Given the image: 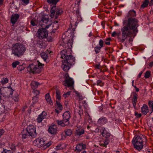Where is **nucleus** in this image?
<instances>
[{
    "mask_svg": "<svg viewBox=\"0 0 153 153\" xmlns=\"http://www.w3.org/2000/svg\"><path fill=\"white\" fill-rule=\"evenodd\" d=\"M138 21L136 19L130 18L128 19L126 25L121 29L122 35L118 37L119 41L124 42L127 37L129 35L134 37L138 32L137 27L139 26Z\"/></svg>",
    "mask_w": 153,
    "mask_h": 153,
    "instance_id": "nucleus-1",
    "label": "nucleus"
},
{
    "mask_svg": "<svg viewBox=\"0 0 153 153\" xmlns=\"http://www.w3.org/2000/svg\"><path fill=\"white\" fill-rule=\"evenodd\" d=\"M70 53V50H63L60 52L61 58L65 59L62 65V67L64 71H68L70 69L71 65L75 63L74 57L69 55Z\"/></svg>",
    "mask_w": 153,
    "mask_h": 153,
    "instance_id": "nucleus-2",
    "label": "nucleus"
},
{
    "mask_svg": "<svg viewBox=\"0 0 153 153\" xmlns=\"http://www.w3.org/2000/svg\"><path fill=\"white\" fill-rule=\"evenodd\" d=\"M26 48L25 45L20 43L13 44L12 49V54L17 57L22 56L25 53Z\"/></svg>",
    "mask_w": 153,
    "mask_h": 153,
    "instance_id": "nucleus-3",
    "label": "nucleus"
},
{
    "mask_svg": "<svg viewBox=\"0 0 153 153\" xmlns=\"http://www.w3.org/2000/svg\"><path fill=\"white\" fill-rule=\"evenodd\" d=\"M144 138V136L142 135H136L134 137L132 143L136 149L140 151L143 148Z\"/></svg>",
    "mask_w": 153,
    "mask_h": 153,
    "instance_id": "nucleus-4",
    "label": "nucleus"
},
{
    "mask_svg": "<svg viewBox=\"0 0 153 153\" xmlns=\"http://www.w3.org/2000/svg\"><path fill=\"white\" fill-rule=\"evenodd\" d=\"M37 65L31 64L27 67L28 71L33 74L39 73L41 71L42 69L44 66V64L40 63L38 61Z\"/></svg>",
    "mask_w": 153,
    "mask_h": 153,
    "instance_id": "nucleus-5",
    "label": "nucleus"
},
{
    "mask_svg": "<svg viewBox=\"0 0 153 153\" xmlns=\"http://www.w3.org/2000/svg\"><path fill=\"white\" fill-rule=\"evenodd\" d=\"M44 26L45 25V28H43L39 29L37 32V35L38 38L40 39H42L46 38L48 36V32L46 30L48 29L51 26V24L49 23L48 25H45V24H43ZM42 27H43L42 24ZM45 27V26H44Z\"/></svg>",
    "mask_w": 153,
    "mask_h": 153,
    "instance_id": "nucleus-6",
    "label": "nucleus"
},
{
    "mask_svg": "<svg viewBox=\"0 0 153 153\" xmlns=\"http://www.w3.org/2000/svg\"><path fill=\"white\" fill-rule=\"evenodd\" d=\"M65 78L63 85L65 86H68V87L73 88L74 81L72 79L69 77L68 74H65Z\"/></svg>",
    "mask_w": 153,
    "mask_h": 153,
    "instance_id": "nucleus-7",
    "label": "nucleus"
},
{
    "mask_svg": "<svg viewBox=\"0 0 153 153\" xmlns=\"http://www.w3.org/2000/svg\"><path fill=\"white\" fill-rule=\"evenodd\" d=\"M27 131L29 134V135L33 137H35L36 136V128L33 125H30L27 126Z\"/></svg>",
    "mask_w": 153,
    "mask_h": 153,
    "instance_id": "nucleus-8",
    "label": "nucleus"
},
{
    "mask_svg": "<svg viewBox=\"0 0 153 153\" xmlns=\"http://www.w3.org/2000/svg\"><path fill=\"white\" fill-rule=\"evenodd\" d=\"M45 143V141L43 139L37 138L33 142V144L37 147L40 148L44 146Z\"/></svg>",
    "mask_w": 153,
    "mask_h": 153,
    "instance_id": "nucleus-9",
    "label": "nucleus"
},
{
    "mask_svg": "<svg viewBox=\"0 0 153 153\" xmlns=\"http://www.w3.org/2000/svg\"><path fill=\"white\" fill-rule=\"evenodd\" d=\"M101 134L103 137L107 138H109L112 135L109 132V130L106 128L102 127L100 130Z\"/></svg>",
    "mask_w": 153,
    "mask_h": 153,
    "instance_id": "nucleus-10",
    "label": "nucleus"
},
{
    "mask_svg": "<svg viewBox=\"0 0 153 153\" xmlns=\"http://www.w3.org/2000/svg\"><path fill=\"white\" fill-rule=\"evenodd\" d=\"M47 116L46 112L45 111H43L41 114H39L37 119V122L38 123L42 122L43 119L46 118Z\"/></svg>",
    "mask_w": 153,
    "mask_h": 153,
    "instance_id": "nucleus-11",
    "label": "nucleus"
},
{
    "mask_svg": "<svg viewBox=\"0 0 153 153\" xmlns=\"http://www.w3.org/2000/svg\"><path fill=\"white\" fill-rule=\"evenodd\" d=\"M57 127L55 125H53L50 126L48 129L49 133L52 134H55L57 131Z\"/></svg>",
    "mask_w": 153,
    "mask_h": 153,
    "instance_id": "nucleus-12",
    "label": "nucleus"
},
{
    "mask_svg": "<svg viewBox=\"0 0 153 153\" xmlns=\"http://www.w3.org/2000/svg\"><path fill=\"white\" fill-rule=\"evenodd\" d=\"M19 17V15L18 14H15L12 15L11 17V22L13 24V26L16 22Z\"/></svg>",
    "mask_w": 153,
    "mask_h": 153,
    "instance_id": "nucleus-13",
    "label": "nucleus"
},
{
    "mask_svg": "<svg viewBox=\"0 0 153 153\" xmlns=\"http://www.w3.org/2000/svg\"><path fill=\"white\" fill-rule=\"evenodd\" d=\"M63 120L64 122L67 123L70 118V113L69 111L65 112L63 114Z\"/></svg>",
    "mask_w": 153,
    "mask_h": 153,
    "instance_id": "nucleus-14",
    "label": "nucleus"
},
{
    "mask_svg": "<svg viewBox=\"0 0 153 153\" xmlns=\"http://www.w3.org/2000/svg\"><path fill=\"white\" fill-rule=\"evenodd\" d=\"M141 109L142 114L144 115H146L149 112L148 107L146 105H143Z\"/></svg>",
    "mask_w": 153,
    "mask_h": 153,
    "instance_id": "nucleus-15",
    "label": "nucleus"
},
{
    "mask_svg": "<svg viewBox=\"0 0 153 153\" xmlns=\"http://www.w3.org/2000/svg\"><path fill=\"white\" fill-rule=\"evenodd\" d=\"M85 145L83 144L80 143L78 144L76 147V150L78 152L81 151L85 148Z\"/></svg>",
    "mask_w": 153,
    "mask_h": 153,
    "instance_id": "nucleus-16",
    "label": "nucleus"
},
{
    "mask_svg": "<svg viewBox=\"0 0 153 153\" xmlns=\"http://www.w3.org/2000/svg\"><path fill=\"white\" fill-rule=\"evenodd\" d=\"M84 130L83 128H81L79 126L78 127V128L76 131V135L77 136H80L83 134L84 133Z\"/></svg>",
    "mask_w": 153,
    "mask_h": 153,
    "instance_id": "nucleus-17",
    "label": "nucleus"
},
{
    "mask_svg": "<svg viewBox=\"0 0 153 153\" xmlns=\"http://www.w3.org/2000/svg\"><path fill=\"white\" fill-rule=\"evenodd\" d=\"M73 36H71L70 37L71 38V39L69 40L68 42L67 43V46L66 48H67V50H70V52L71 51L70 48L72 47L73 45ZM65 50H66V49Z\"/></svg>",
    "mask_w": 153,
    "mask_h": 153,
    "instance_id": "nucleus-18",
    "label": "nucleus"
},
{
    "mask_svg": "<svg viewBox=\"0 0 153 153\" xmlns=\"http://www.w3.org/2000/svg\"><path fill=\"white\" fill-rule=\"evenodd\" d=\"M137 94L134 93V96L133 98L132 99V103L135 109H136V105L137 102Z\"/></svg>",
    "mask_w": 153,
    "mask_h": 153,
    "instance_id": "nucleus-19",
    "label": "nucleus"
},
{
    "mask_svg": "<svg viewBox=\"0 0 153 153\" xmlns=\"http://www.w3.org/2000/svg\"><path fill=\"white\" fill-rule=\"evenodd\" d=\"M107 121V119L105 117L100 118L98 121V123L100 125H103L105 124Z\"/></svg>",
    "mask_w": 153,
    "mask_h": 153,
    "instance_id": "nucleus-20",
    "label": "nucleus"
},
{
    "mask_svg": "<svg viewBox=\"0 0 153 153\" xmlns=\"http://www.w3.org/2000/svg\"><path fill=\"white\" fill-rule=\"evenodd\" d=\"M136 15V12L134 10H130L128 13L127 16L129 17L128 19L130 18H132L131 17L134 16ZM133 18L134 19V18Z\"/></svg>",
    "mask_w": 153,
    "mask_h": 153,
    "instance_id": "nucleus-21",
    "label": "nucleus"
},
{
    "mask_svg": "<svg viewBox=\"0 0 153 153\" xmlns=\"http://www.w3.org/2000/svg\"><path fill=\"white\" fill-rule=\"evenodd\" d=\"M45 97L47 102L50 105H52L53 103L51 100L49 93L46 94L45 95Z\"/></svg>",
    "mask_w": 153,
    "mask_h": 153,
    "instance_id": "nucleus-22",
    "label": "nucleus"
},
{
    "mask_svg": "<svg viewBox=\"0 0 153 153\" xmlns=\"http://www.w3.org/2000/svg\"><path fill=\"white\" fill-rule=\"evenodd\" d=\"M39 84H40L37 82L33 81L31 83V86L33 89H35L38 87Z\"/></svg>",
    "mask_w": 153,
    "mask_h": 153,
    "instance_id": "nucleus-23",
    "label": "nucleus"
},
{
    "mask_svg": "<svg viewBox=\"0 0 153 153\" xmlns=\"http://www.w3.org/2000/svg\"><path fill=\"white\" fill-rule=\"evenodd\" d=\"M56 122L58 125H60L62 126H65L68 124V123H67L65 122L63 120H56Z\"/></svg>",
    "mask_w": 153,
    "mask_h": 153,
    "instance_id": "nucleus-24",
    "label": "nucleus"
},
{
    "mask_svg": "<svg viewBox=\"0 0 153 153\" xmlns=\"http://www.w3.org/2000/svg\"><path fill=\"white\" fill-rule=\"evenodd\" d=\"M41 57L44 59L45 61H46L47 59H48V56L45 52H42L40 54Z\"/></svg>",
    "mask_w": 153,
    "mask_h": 153,
    "instance_id": "nucleus-25",
    "label": "nucleus"
},
{
    "mask_svg": "<svg viewBox=\"0 0 153 153\" xmlns=\"http://www.w3.org/2000/svg\"><path fill=\"white\" fill-rule=\"evenodd\" d=\"M48 22L49 23L50 22L48 21V18H46L45 17L42 18L40 22V23H43L45 24L46 25L47 24Z\"/></svg>",
    "mask_w": 153,
    "mask_h": 153,
    "instance_id": "nucleus-26",
    "label": "nucleus"
},
{
    "mask_svg": "<svg viewBox=\"0 0 153 153\" xmlns=\"http://www.w3.org/2000/svg\"><path fill=\"white\" fill-rule=\"evenodd\" d=\"M63 13V11L62 9H58L56 10V18H57V17L59 15Z\"/></svg>",
    "mask_w": 153,
    "mask_h": 153,
    "instance_id": "nucleus-27",
    "label": "nucleus"
},
{
    "mask_svg": "<svg viewBox=\"0 0 153 153\" xmlns=\"http://www.w3.org/2000/svg\"><path fill=\"white\" fill-rule=\"evenodd\" d=\"M56 9V7L55 6H53L51 10V17H53L54 16L55 13V10Z\"/></svg>",
    "mask_w": 153,
    "mask_h": 153,
    "instance_id": "nucleus-28",
    "label": "nucleus"
},
{
    "mask_svg": "<svg viewBox=\"0 0 153 153\" xmlns=\"http://www.w3.org/2000/svg\"><path fill=\"white\" fill-rule=\"evenodd\" d=\"M56 104L57 108L60 110V111L62 110L63 107L60 102L59 101H56Z\"/></svg>",
    "mask_w": 153,
    "mask_h": 153,
    "instance_id": "nucleus-29",
    "label": "nucleus"
},
{
    "mask_svg": "<svg viewBox=\"0 0 153 153\" xmlns=\"http://www.w3.org/2000/svg\"><path fill=\"white\" fill-rule=\"evenodd\" d=\"M149 3V1L148 0H145L143 3L141 5V7L144 8L146 7L148 5Z\"/></svg>",
    "mask_w": 153,
    "mask_h": 153,
    "instance_id": "nucleus-30",
    "label": "nucleus"
},
{
    "mask_svg": "<svg viewBox=\"0 0 153 153\" xmlns=\"http://www.w3.org/2000/svg\"><path fill=\"white\" fill-rule=\"evenodd\" d=\"M8 82V79L7 78H3L2 79L1 82L2 84H5L7 83Z\"/></svg>",
    "mask_w": 153,
    "mask_h": 153,
    "instance_id": "nucleus-31",
    "label": "nucleus"
},
{
    "mask_svg": "<svg viewBox=\"0 0 153 153\" xmlns=\"http://www.w3.org/2000/svg\"><path fill=\"white\" fill-rule=\"evenodd\" d=\"M31 24L33 26H36L38 24V22L36 19H33L30 22Z\"/></svg>",
    "mask_w": 153,
    "mask_h": 153,
    "instance_id": "nucleus-32",
    "label": "nucleus"
},
{
    "mask_svg": "<svg viewBox=\"0 0 153 153\" xmlns=\"http://www.w3.org/2000/svg\"><path fill=\"white\" fill-rule=\"evenodd\" d=\"M56 98L59 100L61 99L60 92L59 90H56Z\"/></svg>",
    "mask_w": 153,
    "mask_h": 153,
    "instance_id": "nucleus-33",
    "label": "nucleus"
},
{
    "mask_svg": "<svg viewBox=\"0 0 153 153\" xmlns=\"http://www.w3.org/2000/svg\"><path fill=\"white\" fill-rule=\"evenodd\" d=\"M101 48L99 46H97L94 48V51L96 53H98L100 51Z\"/></svg>",
    "mask_w": 153,
    "mask_h": 153,
    "instance_id": "nucleus-34",
    "label": "nucleus"
},
{
    "mask_svg": "<svg viewBox=\"0 0 153 153\" xmlns=\"http://www.w3.org/2000/svg\"><path fill=\"white\" fill-rule=\"evenodd\" d=\"M25 133H24L22 134V138L24 139H25L28 137L29 136V134L27 133V132L26 131H25Z\"/></svg>",
    "mask_w": 153,
    "mask_h": 153,
    "instance_id": "nucleus-35",
    "label": "nucleus"
},
{
    "mask_svg": "<svg viewBox=\"0 0 153 153\" xmlns=\"http://www.w3.org/2000/svg\"><path fill=\"white\" fill-rule=\"evenodd\" d=\"M120 35V33H117L115 31L113 32L111 34V36L113 37L117 36L118 39V37Z\"/></svg>",
    "mask_w": 153,
    "mask_h": 153,
    "instance_id": "nucleus-36",
    "label": "nucleus"
},
{
    "mask_svg": "<svg viewBox=\"0 0 153 153\" xmlns=\"http://www.w3.org/2000/svg\"><path fill=\"white\" fill-rule=\"evenodd\" d=\"M59 0H48V2L50 4H56Z\"/></svg>",
    "mask_w": 153,
    "mask_h": 153,
    "instance_id": "nucleus-37",
    "label": "nucleus"
},
{
    "mask_svg": "<svg viewBox=\"0 0 153 153\" xmlns=\"http://www.w3.org/2000/svg\"><path fill=\"white\" fill-rule=\"evenodd\" d=\"M77 109L79 111L78 113L80 116L83 113V110L82 109L80 106H79L77 107Z\"/></svg>",
    "mask_w": 153,
    "mask_h": 153,
    "instance_id": "nucleus-38",
    "label": "nucleus"
},
{
    "mask_svg": "<svg viewBox=\"0 0 153 153\" xmlns=\"http://www.w3.org/2000/svg\"><path fill=\"white\" fill-rule=\"evenodd\" d=\"M151 75V72L149 71H147L145 74L144 77L145 78H149Z\"/></svg>",
    "mask_w": 153,
    "mask_h": 153,
    "instance_id": "nucleus-39",
    "label": "nucleus"
},
{
    "mask_svg": "<svg viewBox=\"0 0 153 153\" xmlns=\"http://www.w3.org/2000/svg\"><path fill=\"white\" fill-rule=\"evenodd\" d=\"M52 142L51 141H50L46 144L45 143V145H44V146H43V147L44 148V149H46L50 146Z\"/></svg>",
    "mask_w": 153,
    "mask_h": 153,
    "instance_id": "nucleus-40",
    "label": "nucleus"
},
{
    "mask_svg": "<svg viewBox=\"0 0 153 153\" xmlns=\"http://www.w3.org/2000/svg\"><path fill=\"white\" fill-rule=\"evenodd\" d=\"M72 134V131L71 129H68L65 131V134L67 136H70Z\"/></svg>",
    "mask_w": 153,
    "mask_h": 153,
    "instance_id": "nucleus-41",
    "label": "nucleus"
},
{
    "mask_svg": "<svg viewBox=\"0 0 153 153\" xmlns=\"http://www.w3.org/2000/svg\"><path fill=\"white\" fill-rule=\"evenodd\" d=\"M149 107L151 108L152 110V111H153V101H150L149 102ZM152 112H151L152 113Z\"/></svg>",
    "mask_w": 153,
    "mask_h": 153,
    "instance_id": "nucleus-42",
    "label": "nucleus"
},
{
    "mask_svg": "<svg viewBox=\"0 0 153 153\" xmlns=\"http://www.w3.org/2000/svg\"><path fill=\"white\" fill-rule=\"evenodd\" d=\"M71 91H69L67 92L66 93L64 94L63 95V97L66 98L68 97L71 94Z\"/></svg>",
    "mask_w": 153,
    "mask_h": 153,
    "instance_id": "nucleus-43",
    "label": "nucleus"
},
{
    "mask_svg": "<svg viewBox=\"0 0 153 153\" xmlns=\"http://www.w3.org/2000/svg\"><path fill=\"white\" fill-rule=\"evenodd\" d=\"M99 44L100 47L102 48L104 47V42L102 39L100 40Z\"/></svg>",
    "mask_w": 153,
    "mask_h": 153,
    "instance_id": "nucleus-44",
    "label": "nucleus"
},
{
    "mask_svg": "<svg viewBox=\"0 0 153 153\" xmlns=\"http://www.w3.org/2000/svg\"><path fill=\"white\" fill-rule=\"evenodd\" d=\"M111 40V38H108L106 39L105 41V44L106 45H109L110 44V41Z\"/></svg>",
    "mask_w": 153,
    "mask_h": 153,
    "instance_id": "nucleus-45",
    "label": "nucleus"
},
{
    "mask_svg": "<svg viewBox=\"0 0 153 153\" xmlns=\"http://www.w3.org/2000/svg\"><path fill=\"white\" fill-rule=\"evenodd\" d=\"M19 63V61H16L13 62L12 64V66L13 68H15L16 67L17 65H18Z\"/></svg>",
    "mask_w": 153,
    "mask_h": 153,
    "instance_id": "nucleus-46",
    "label": "nucleus"
},
{
    "mask_svg": "<svg viewBox=\"0 0 153 153\" xmlns=\"http://www.w3.org/2000/svg\"><path fill=\"white\" fill-rule=\"evenodd\" d=\"M63 149V147H61V145L59 144L56 147L55 149L56 150H58L60 149Z\"/></svg>",
    "mask_w": 153,
    "mask_h": 153,
    "instance_id": "nucleus-47",
    "label": "nucleus"
},
{
    "mask_svg": "<svg viewBox=\"0 0 153 153\" xmlns=\"http://www.w3.org/2000/svg\"><path fill=\"white\" fill-rule=\"evenodd\" d=\"M103 144L104 145L105 147H106L107 145L108 144L109 141L107 139H105L104 141H102Z\"/></svg>",
    "mask_w": 153,
    "mask_h": 153,
    "instance_id": "nucleus-48",
    "label": "nucleus"
},
{
    "mask_svg": "<svg viewBox=\"0 0 153 153\" xmlns=\"http://www.w3.org/2000/svg\"><path fill=\"white\" fill-rule=\"evenodd\" d=\"M57 22H56V23H54V25L53 26V29L56 30L58 28L59 26L57 24Z\"/></svg>",
    "mask_w": 153,
    "mask_h": 153,
    "instance_id": "nucleus-49",
    "label": "nucleus"
},
{
    "mask_svg": "<svg viewBox=\"0 0 153 153\" xmlns=\"http://www.w3.org/2000/svg\"><path fill=\"white\" fill-rule=\"evenodd\" d=\"M23 3L25 5L28 4L29 3L30 0H21Z\"/></svg>",
    "mask_w": 153,
    "mask_h": 153,
    "instance_id": "nucleus-50",
    "label": "nucleus"
},
{
    "mask_svg": "<svg viewBox=\"0 0 153 153\" xmlns=\"http://www.w3.org/2000/svg\"><path fill=\"white\" fill-rule=\"evenodd\" d=\"M13 99L15 102L18 101L19 99L18 95L17 94L16 96L13 97Z\"/></svg>",
    "mask_w": 153,
    "mask_h": 153,
    "instance_id": "nucleus-51",
    "label": "nucleus"
},
{
    "mask_svg": "<svg viewBox=\"0 0 153 153\" xmlns=\"http://www.w3.org/2000/svg\"><path fill=\"white\" fill-rule=\"evenodd\" d=\"M97 85H99L100 86H102L103 85L102 81L100 80L97 81Z\"/></svg>",
    "mask_w": 153,
    "mask_h": 153,
    "instance_id": "nucleus-52",
    "label": "nucleus"
},
{
    "mask_svg": "<svg viewBox=\"0 0 153 153\" xmlns=\"http://www.w3.org/2000/svg\"><path fill=\"white\" fill-rule=\"evenodd\" d=\"M2 153H13L11 151L6 149L4 150Z\"/></svg>",
    "mask_w": 153,
    "mask_h": 153,
    "instance_id": "nucleus-53",
    "label": "nucleus"
},
{
    "mask_svg": "<svg viewBox=\"0 0 153 153\" xmlns=\"http://www.w3.org/2000/svg\"><path fill=\"white\" fill-rule=\"evenodd\" d=\"M37 99L36 97H33V103H35L36 102H37Z\"/></svg>",
    "mask_w": 153,
    "mask_h": 153,
    "instance_id": "nucleus-54",
    "label": "nucleus"
},
{
    "mask_svg": "<svg viewBox=\"0 0 153 153\" xmlns=\"http://www.w3.org/2000/svg\"><path fill=\"white\" fill-rule=\"evenodd\" d=\"M4 130L2 129H0V137L4 133Z\"/></svg>",
    "mask_w": 153,
    "mask_h": 153,
    "instance_id": "nucleus-55",
    "label": "nucleus"
},
{
    "mask_svg": "<svg viewBox=\"0 0 153 153\" xmlns=\"http://www.w3.org/2000/svg\"><path fill=\"white\" fill-rule=\"evenodd\" d=\"M78 97L79 100H82L83 99V97H82V96L80 95H78Z\"/></svg>",
    "mask_w": 153,
    "mask_h": 153,
    "instance_id": "nucleus-56",
    "label": "nucleus"
},
{
    "mask_svg": "<svg viewBox=\"0 0 153 153\" xmlns=\"http://www.w3.org/2000/svg\"><path fill=\"white\" fill-rule=\"evenodd\" d=\"M135 115L137 116L138 115V117H140L141 116V114H138L137 113L135 112Z\"/></svg>",
    "mask_w": 153,
    "mask_h": 153,
    "instance_id": "nucleus-57",
    "label": "nucleus"
},
{
    "mask_svg": "<svg viewBox=\"0 0 153 153\" xmlns=\"http://www.w3.org/2000/svg\"><path fill=\"white\" fill-rule=\"evenodd\" d=\"M99 145H100V146H102V147H105L104 145V144H103V142H102V141L101 142L99 143Z\"/></svg>",
    "mask_w": 153,
    "mask_h": 153,
    "instance_id": "nucleus-58",
    "label": "nucleus"
},
{
    "mask_svg": "<svg viewBox=\"0 0 153 153\" xmlns=\"http://www.w3.org/2000/svg\"><path fill=\"white\" fill-rule=\"evenodd\" d=\"M143 72L142 71H140L139 74H138V78L140 77L142 74Z\"/></svg>",
    "mask_w": 153,
    "mask_h": 153,
    "instance_id": "nucleus-59",
    "label": "nucleus"
},
{
    "mask_svg": "<svg viewBox=\"0 0 153 153\" xmlns=\"http://www.w3.org/2000/svg\"><path fill=\"white\" fill-rule=\"evenodd\" d=\"M1 97H1V89L0 88V101L2 100Z\"/></svg>",
    "mask_w": 153,
    "mask_h": 153,
    "instance_id": "nucleus-60",
    "label": "nucleus"
},
{
    "mask_svg": "<svg viewBox=\"0 0 153 153\" xmlns=\"http://www.w3.org/2000/svg\"><path fill=\"white\" fill-rule=\"evenodd\" d=\"M153 65V62H151L149 64V66L150 67H152Z\"/></svg>",
    "mask_w": 153,
    "mask_h": 153,
    "instance_id": "nucleus-61",
    "label": "nucleus"
},
{
    "mask_svg": "<svg viewBox=\"0 0 153 153\" xmlns=\"http://www.w3.org/2000/svg\"><path fill=\"white\" fill-rule=\"evenodd\" d=\"M96 68L97 69H100V64H98L96 65Z\"/></svg>",
    "mask_w": 153,
    "mask_h": 153,
    "instance_id": "nucleus-62",
    "label": "nucleus"
},
{
    "mask_svg": "<svg viewBox=\"0 0 153 153\" xmlns=\"http://www.w3.org/2000/svg\"><path fill=\"white\" fill-rule=\"evenodd\" d=\"M60 111L59 110H58L57 109H56L55 110V112H56V113H59V111Z\"/></svg>",
    "mask_w": 153,
    "mask_h": 153,
    "instance_id": "nucleus-63",
    "label": "nucleus"
},
{
    "mask_svg": "<svg viewBox=\"0 0 153 153\" xmlns=\"http://www.w3.org/2000/svg\"><path fill=\"white\" fill-rule=\"evenodd\" d=\"M92 35H93V34H92V32H90L89 34V37H91V36H92Z\"/></svg>",
    "mask_w": 153,
    "mask_h": 153,
    "instance_id": "nucleus-64",
    "label": "nucleus"
}]
</instances>
